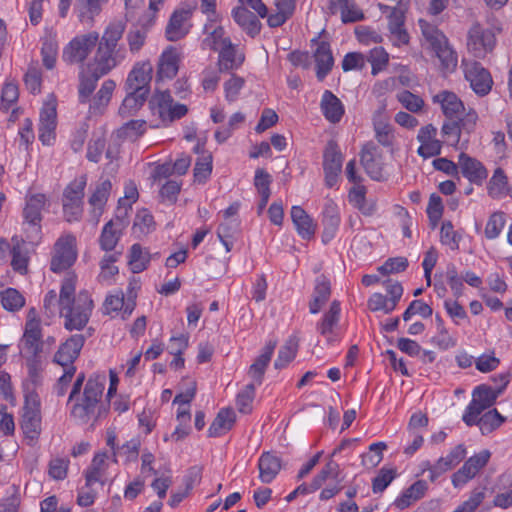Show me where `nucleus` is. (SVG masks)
<instances>
[{"mask_svg": "<svg viewBox=\"0 0 512 512\" xmlns=\"http://www.w3.org/2000/svg\"><path fill=\"white\" fill-rule=\"evenodd\" d=\"M125 28L126 24L122 20L112 21L105 27L93 61L87 67V73L82 72L80 75L78 92L81 103L89 101L101 77L107 75L126 59L127 50L120 43Z\"/></svg>", "mask_w": 512, "mask_h": 512, "instance_id": "obj_1", "label": "nucleus"}, {"mask_svg": "<svg viewBox=\"0 0 512 512\" xmlns=\"http://www.w3.org/2000/svg\"><path fill=\"white\" fill-rule=\"evenodd\" d=\"M77 277L68 273L61 285L59 294V314L64 319L65 329L82 330L88 323L94 308L93 300L87 291H81L75 297Z\"/></svg>", "mask_w": 512, "mask_h": 512, "instance_id": "obj_2", "label": "nucleus"}, {"mask_svg": "<svg viewBox=\"0 0 512 512\" xmlns=\"http://www.w3.org/2000/svg\"><path fill=\"white\" fill-rule=\"evenodd\" d=\"M105 387V376L95 375L87 380L83 393L76 395L72 400L74 404L71 416L82 424L88 423L92 418L97 419L106 413L100 405Z\"/></svg>", "mask_w": 512, "mask_h": 512, "instance_id": "obj_3", "label": "nucleus"}, {"mask_svg": "<svg viewBox=\"0 0 512 512\" xmlns=\"http://www.w3.org/2000/svg\"><path fill=\"white\" fill-rule=\"evenodd\" d=\"M419 26L423 37L440 61L441 71L453 72L457 67L458 57L449 45L447 37L436 26L425 20H419Z\"/></svg>", "mask_w": 512, "mask_h": 512, "instance_id": "obj_4", "label": "nucleus"}, {"mask_svg": "<svg viewBox=\"0 0 512 512\" xmlns=\"http://www.w3.org/2000/svg\"><path fill=\"white\" fill-rule=\"evenodd\" d=\"M87 184L86 175L74 179L63 191L62 205L66 221H78L83 213L84 190Z\"/></svg>", "mask_w": 512, "mask_h": 512, "instance_id": "obj_5", "label": "nucleus"}, {"mask_svg": "<svg viewBox=\"0 0 512 512\" xmlns=\"http://www.w3.org/2000/svg\"><path fill=\"white\" fill-rule=\"evenodd\" d=\"M502 392L503 387L492 388L485 384L477 386L472 393V400L462 417L465 424L474 426V418L480 416L484 410L490 408Z\"/></svg>", "mask_w": 512, "mask_h": 512, "instance_id": "obj_6", "label": "nucleus"}, {"mask_svg": "<svg viewBox=\"0 0 512 512\" xmlns=\"http://www.w3.org/2000/svg\"><path fill=\"white\" fill-rule=\"evenodd\" d=\"M100 40L95 31L74 37L63 49V61L69 65L82 64Z\"/></svg>", "mask_w": 512, "mask_h": 512, "instance_id": "obj_7", "label": "nucleus"}, {"mask_svg": "<svg viewBox=\"0 0 512 512\" xmlns=\"http://www.w3.org/2000/svg\"><path fill=\"white\" fill-rule=\"evenodd\" d=\"M21 429L30 444L36 442L41 434L40 400L36 393H30L25 397Z\"/></svg>", "mask_w": 512, "mask_h": 512, "instance_id": "obj_8", "label": "nucleus"}, {"mask_svg": "<svg viewBox=\"0 0 512 512\" xmlns=\"http://www.w3.org/2000/svg\"><path fill=\"white\" fill-rule=\"evenodd\" d=\"M154 112H157L163 122H173L184 117L188 108L184 104H174L173 98L168 90L156 92L149 101Z\"/></svg>", "mask_w": 512, "mask_h": 512, "instance_id": "obj_9", "label": "nucleus"}, {"mask_svg": "<svg viewBox=\"0 0 512 512\" xmlns=\"http://www.w3.org/2000/svg\"><path fill=\"white\" fill-rule=\"evenodd\" d=\"M77 258L76 238L72 234L61 236L54 245L51 270L61 272L70 268Z\"/></svg>", "mask_w": 512, "mask_h": 512, "instance_id": "obj_10", "label": "nucleus"}, {"mask_svg": "<svg viewBox=\"0 0 512 512\" xmlns=\"http://www.w3.org/2000/svg\"><path fill=\"white\" fill-rule=\"evenodd\" d=\"M495 34L490 29H483L481 25H473L468 32L467 47L476 58L483 59L495 47Z\"/></svg>", "mask_w": 512, "mask_h": 512, "instance_id": "obj_11", "label": "nucleus"}, {"mask_svg": "<svg viewBox=\"0 0 512 512\" xmlns=\"http://www.w3.org/2000/svg\"><path fill=\"white\" fill-rule=\"evenodd\" d=\"M465 79L479 96L487 95L493 86L490 72L477 61H463Z\"/></svg>", "mask_w": 512, "mask_h": 512, "instance_id": "obj_12", "label": "nucleus"}, {"mask_svg": "<svg viewBox=\"0 0 512 512\" xmlns=\"http://www.w3.org/2000/svg\"><path fill=\"white\" fill-rule=\"evenodd\" d=\"M138 287L137 282H130L126 301L122 291H119L116 294L107 295L103 303L104 314L122 311L123 319L130 316L136 307L137 293L135 289Z\"/></svg>", "mask_w": 512, "mask_h": 512, "instance_id": "obj_13", "label": "nucleus"}, {"mask_svg": "<svg viewBox=\"0 0 512 512\" xmlns=\"http://www.w3.org/2000/svg\"><path fill=\"white\" fill-rule=\"evenodd\" d=\"M343 155L334 140H329L323 151V170L326 186L336 185L342 171Z\"/></svg>", "mask_w": 512, "mask_h": 512, "instance_id": "obj_14", "label": "nucleus"}, {"mask_svg": "<svg viewBox=\"0 0 512 512\" xmlns=\"http://www.w3.org/2000/svg\"><path fill=\"white\" fill-rule=\"evenodd\" d=\"M152 72L153 67L149 61L135 63L125 82L126 91L149 95Z\"/></svg>", "mask_w": 512, "mask_h": 512, "instance_id": "obj_15", "label": "nucleus"}, {"mask_svg": "<svg viewBox=\"0 0 512 512\" xmlns=\"http://www.w3.org/2000/svg\"><path fill=\"white\" fill-rule=\"evenodd\" d=\"M490 456L491 453L488 450H482L467 459L463 466L452 475L451 480L454 487H461L473 479L487 465Z\"/></svg>", "mask_w": 512, "mask_h": 512, "instance_id": "obj_16", "label": "nucleus"}, {"mask_svg": "<svg viewBox=\"0 0 512 512\" xmlns=\"http://www.w3.org/2000/svg\"><path fill=\"white\" fill-rule=\"evenodd\" d=\"M46 202V196L41 193L27 195L25 198V206L23 208L24 222L33 227L37 232L40 231L42 210Z\"/></svg>", "mask_w": 512, "mask_h": 512, "instance_id": "obj_17", "label": "nucleus"}, {"mask_svg": "<svg viewBox=\"0 0 512 512\" xmlns=\"http://www.w3.org/2000/svg\"><path fill=\"white\" fill-rule=\"evenodd\" d=\"M85 338L81 334L72 335L68 338L55 353L54 361L59 365L68 368L73 366L74 361L80 354Z\"/></svg>", "mask_w": 512, "mask_h": 512, "instance_id": "obj_18", "label": "nucleus"}, {"mask_svg": "<svg viewBox=\"0 0 512 512\" xmlns=\"http://www.w3.org/2000/svg\"><path fill=\"white\" fill-rule=\"evenodd\" d=\"M360 161L366 173L373 179L380 181L383 179V167L378 147L369 142L365 144L360 153Z\"/></svg>", "mask_w": 512, "mask_h": 512, "instance_id": "obj_19", "label": "nucleus"}, {"mask_svg": "<svg viewBox=\"0 0 512 512\" xmlns=\"http://www.w3.org/2000/svg\"><path fill=\"white\" fill-rule=\"evenodd\" d=\"M112 189V183L106 179L96 184L94 191L88 199L91 206L90 216L92 221L97 224L104 212L105 205Z\"/></svg>", "mask_w": 512, "mask_h": 512, "instance_id": "obj_20", "label": "nucleus"}, {"mask_svg": "<svg viewBox=\"0 0 512 512\" xmlns=\"http://www.w3.org/2000/svg\"><path fill=\"white\" fill-rule=\"evenodd\" d=\"M180 55L176 48L168 47L158 60L157 80L172 79L179 70Z\"/></svg>", "mask_w": 512, "mask_h": 512, "instance_id": "obj_21", "label": "nucleus"}, {"mask_svg": "<svg viewBox=\"0 0 512 512\" xmlns=\"http://www.w3.org/2000/svg\"><path fill=\"white\" fill-rule=\"evenodd\" d=\"M433 102L440 104L442 112L448 120L459 118L465 111L463 102L450 91L445 90L434 95Z\"/></svg>", "mask_w": 512, "mask_h": 512, "instance_id": "obj_22", "label": "nucleus"}, {"mask_svg": "<svg viewBox=\"0 0 512 512\" xmlns=\"http://www.w3.org/2000/svg\"><path fill=\"white\" fill-rule=\"evenodd\" d=\"M57 112L54 104H46L40 111L39 139L45 145H50L54 139Z\"/></svg>", "mask_w": 512, "mask_h": 512, "instance_id": "obj_23", "label": "nucleus"}, {"mask_svg": "<svg viewBox=\"0 0 512 512\" xmlns=\"http://www.w3.org/2000/svg\"><path fill=\"white\" fill-rule=\"evenodd\" d=\"M458 165L463 176L471 183L480 185L488 176L487 170L482 163L465 153L459 155Z\"/></svg>", "mask_w": 512, "mask_h": 512, "instance_id": "obj_24", "label": "nucleus"}, {"mask_svg": "<svg viewBox=\"0 0 512 512\" xmlns=\"http://www.w3.org/2000/svg\"><path fill=\"white\" fill-rule=\"evenodd\" d=\"M330 13H340L343 23H354L364 19L363 11L353 0H330Z\"/></svg>", "mask_w": 512, "mask_h": 512, "instance_id": "obj_25", "label": "nucleus"}, {"mask_svg": "<svg viewBox=\"0 0 512 512\" xmlns=\"http://www.w3.org/2000/svg\"><path fill=\"white\" fill-rule=\"evenodd\" d=\"M465 455V446L459 444L454 447L447 456L439 458L438 461L433 464V474L429 475L430 481L434 482L442 474L453 469L465 458Z\"/></svg>", "mask_w": 512, "mask_h": 512, "instance_id": "obj_26", "label": "nucleus"}, {"mask_svg": "<svg viewBox=\"0 0 512 512\" xmlns=\"http://www.w3.org/2000/svg\"><path fill=\"white\" fill-rule=\"evenodd\" d=\"M276 346H277L276 340L268 341L266 343V345L264 346V348L262 349L261 354L255 359V361L249 367L248 375L258 385H260L263 381V377H264L266 368L271 361V357L274 353Z\"/></svg>", "mask_w": 512, "mask_h": 512, "instance_id": "obj_27", "label": "nucleus"}, {"mask_svg": "<svg viewBox=\"0 0 512 512\" xmlns=\"http://www.w3.org/2000/svg\"><path fill=\"white\" fill-rule=\"evenodd\" d=\"M282 468L281 459L271 452H263L258 460L259 479L262 483L272 482Z\"/></svg>", "mask_w": 512, "mask_h": 512, "instance_id": "obj_28", "label": "nucleus"}, {"mask_svg": "<svg viewBox=\"0 0 512 512\" xmlns=\"http://www.w3.org/2000/svg\"><path fill=\"white\" fill-rule=\"evenodd\" d=\"M217 51H219L220 71L237 69L244 61V55L237 52L230 40H222V46Z\"/></svg>", "mask_w": 512, "mask_h": 512, "instance_id": "obj_29", "label": "nucleus"}, {"mask_svg": "<svg viewBox=\"0 0 512 512\" xmlns=\"http://www.w3.org/2000/svg\"><path fill=\"white\" fill-rule=\"evenodd\" d=\"M314 58L316 62V76L318 80L322 81L329 74L334 65V58L328 42H318L314 52Z\"/></svg>", "mask_w": 512, "mask_h": 512, "instance_id": "obj_30", "label": "nucleus"}, {"mask_svg": "<svg viewBox=\"0 0 512 512\" xmlns=\"http://www.w3.org/2000/svg\"><path fill=\"white\" fill-rule=\"evenodd\" d=\"M234 21L250 36L254 37L260 33L261 23L257 16L246 7L237 6L232 10Z\"/></svg>", "mask_w": 512, "mask_h": 512, "instance_id": "obj_31", "label": "nucleus"}, {"mask_svg": "<svg viewBox=\"0 0 512 512\" xmlns=\"http://www.w3.org/2000/svg\"><path fill=\"white\" fill-rule=\"evenodd\" d=\"M331 295L330 281L326 276L320 275L316 278L312 300L309 302L311 314H317L326 304Z\"/></svg>", "mask_w": 512, "mask_h": 512, "instance_id": "obj_32", "label": "nucleus"}, {"mask_svg": "<svg viewBox=\"0 0 512 512\" xmlns=\"http://www.w3.org/2000/svg\"><path fill=\"white\" fill-rule=\"evenodd\" d=\"M322 222L324 226L322 237L323 241L327 242L335 236L340 225L338 206L332 200H328L324 206Z\"/></svg>", "mask_w": 512, "mask_h": 512, "instance_id": "obj_33", "label": "nucleus"}, {"mask_svg": "<svg viewBox=\"0 0 512 512\" xmlns=\"http://www.w3.org/2000/svg\"><path fill=\"white\" fill-rule=\"evenodd\" d=\"M291 219L298 232L303 239H310L316 232V225L311 217L300 206L291 208Z\"/></svg>", "mask_w": 512, "mask_h": 512, "instance_id": "obj_34", "label": "nucleus"}, {"mask_svg": "<svg viewBox=\"0 0 512 512\" xmlns=\"http://www.w3.org/2000/svg\"><path fill=\"white\" fill-rule=\"evenodd\" d=\"M236 420V415L233 409L223 408L216 415L208 429L209 437H219L231 430Z\"/></svg>", "mask_w": 512, "mask_h": 512, "instance_id": "obj_35", "label": "nucleus"}, {"mask_svg": "<svg viewBox=\"0 0 512 512\" xmlns=\"http://www.w3.org/2000/svg\"><path fill=\"white\" fill-rule=\"evenodd\" d=\"M320 106L325 118L332 123L339 122L344 114L341 101L329 90L323 93Z\"/></svg>", "mask_w": 512, "mask_h": 512, "instance_id": "obj_36", "label": "nucleus"}, {"mask_svg": "<svg viewBox=\"0 0 512 512\" xmlns=\"http://www.w3.org/2000/svg\"><path fill=\"white\" fill-rule=\"evenodd\" d=\"M428 485L424 480H418L403 491L395 500V506L401 510L408 508L414 502L420 500L426 493Z\"/></svg>", "mask_w": 512, "mask_h": 512, "instance_id": "obj_37", "label": "nucleus"}, {"mask_svg": "<svg viewBox=\"0 0 512 512\" xmlns=\"http://www.w3.org/2000/svg\"><path fill=\"white\" fill-rule=\"evenodd\" d=\"M107 0H78L75 4V10L80 22L91 25L101 10L102 5Z\"/></svg>", "mask_w": 512, "mask_h": 512, "instance_id": "obj_38", "label": "nucleus"}, {"mask_svg": "<svg viewBox=\"0 0 512 512\" xmlns=\"http://www.w3.org/2000/svg\"><path fill=\"white\" fill-rule=\"evenodd\" d=\"M187 18L188 12L184 10L175 11L172 14L165 31L166 37L169 41H177L187 33L183 26Z\"/></svg>", "mask_w": 512, "mask_h": 512, "instance_id": "obj_39", "label": "nucleus"}, {"mask_svg": "<svg viewBox=\"0 0 512 512\" xmlns=\"http://www.w3.org/2000/svg\"><path fill=\"white\" fill-rule=\"evenodd\" d=\"M106 453H98L92 459L91 465L85 472L86 487H91L94 483L102 481V476L105 473V462L107 459Z\"/></svg>", "mask_w": 512, "mask_h": 512, "instance_id": "obj_40", "label": "nucleus"}, {"mask_svg": "<svg viewBox=\"0 0 512 512\" xmlns=\"http://www.w3.org/2000/svg\"><path fill=\"white\" fill-rule=\"evenodd\" d=\"M132 230L135 237L139 239L155 230L154 217L147 209L137 212Z\"/></svg>", "mask_w": 512, "mask_h": 512, "instance_id": "obj_41", "label": "nucleus"}, {"mask_svg": "<svg viewBox=\"0 0 512 512\" xmlns=\"http://www.w3.org/2000/svg\"><path fill=\"white\" fill-rule=\"evenodd\" d=\"M299 347V340L296 336H290L285 344L279 349L277 359L274 362L276 369L285 368L296 356Z\"/></svg>", "mask_w": 512, "mask_h": 512, "instance_id": "obj_42", "label": "nucleus"}, {"mask_svg": "<svg viewBox=\"0 0 512 512\" xmlns=\"http://www.w3.org/2000/svg\"><path fill=\"white\" fill-rule=\"evenodd\" d=\"M116 83L112 79L105 80L98 90L96 95L92 99L90 104V110L95 112H101L104 107L108 105L111 100L112 94L115 90Z\"/></svg>", "mask_w": 512, "mask_h": 512, "instance_id": "obj_43", "label": "nucleus"}, {"mask_svg": "<svg viewBox=\"0 0 512 512\" xmlns=\"http://www.w3.org/2000/svg\"><path fill=\"white\" fill-rule=\"evenodd\" d=\"M150 259L151 256L149 252L144 251L140 244L136 243L131 246L128 264L133 273H140L144 271L147 268Z\"/></svg>", "mask_w": 512, "mask_h": 512, "instance_id": "obj_44", "label": "nucleus"}, {"mask_svg": "<svg viewBox=\"0 0 512 512\" xmlns=\"http://www.w3.org/2000/svg\"><path fill=\"white\" fill-rule=\"evenodd\" d=\"M340 303L337 300H334L329 310L324 314L322 321L318 324V331L326 336L332 333L333 328L337 325L340 317Z\"/></svg>", "mask_w": 512, "mask_h": 512, "instance_id": "obj_45", "label": "nucleus"}, {"mask_svg": "<svg viewBox=\"0 0 512 512\" xmlns=\"http://www.w3.org/2000/svg\"><path fill=\"white\" fill-rule=\"evenodd\" d=\"M277 12L270 14L267 23L270 27L276 28L282 26L294 13L296 6L275 0Z\"/></svg>", "mask_w": 512, "mask_h": 512, "instance_id": "obj_46", "label": "nucleus"}, {"mask_svg": "<svg viewBox=\"0 0 512 512\" xmlns=\"http://www.w3.org/2000/svg\"><path fill=\"white\" fill-rule=\"evenodd\" d=\"M126 92L127 95L119 108V113L123 116L131 115L135 113L137 110H139L143 106L148 97V95L134 91Z\"/></svg>", "mask_w": 512, "mask_h": 512, "instance_id": "obj_47", "label": "nucleus"}, {"mask_svg": "<svg viewBox=\"0 0 512 512\" xmlns=\"http://www.w3.org/2000/svg\"><path fill=\"white\" fill-rule=\"evenodd\" d=\"M1 303L5 310L16 312L25 305L24 296L14 288H7L1 293Z\"/></svg>", "mask_w": 512, "mask_h": 512, "instance_id": "obj_48", "label": "nucleus"}, {"mask_svg": "<svg viewBox=\"0 0 512 512\" xmlns=\"http://www.w3.org/2000/svg\"><path fill=\"white\" fill-rule=\"evenodd\" d=\"M11 255V266L13 270L20 274H26L28 270L29 257L24 245L16 243L11 250Z\"/></svg>", "mask_w": 512, "mask_h": 512, "instance_id": "obj_49", "label": "nucleus"}, {"mask_svg": "<svg viewBox=\"0 0 512 512\" xmlns=\"http://www.w3.org/2000/svg\"><path fill=\"white\" fill-rule=\"evenodd\" d=\"M122 230H118L112 222H107L100 235V246L105 251H111L117 245Z\"/></svg>", "mask_w": 512, "mask_h": 512, "instance_id": "obj_50", "label": "nucleus"}, {"mask_svg": "<svg viewBox=\"0 0 512 512\" xmlns=\"http://www.w3.org/2000/svg\"><path fill=\"white\" fill-rule=\"evenodd\" d=\"M505 223L504 212L497 211L492 213L486 223L484 230L485 237L489 240L496 239L500 235Z\"/></svg>", "mask_w": 512, "mask_h": 512, "instance_id": "obj_51", "label": "nucleus"}, {"mask_svg": "<svg viewBox=\"0 0 512 512\" xmlns=\"http://www.w3.org/2000/svg\"><path fill=\"white\" fill-rule=\"evenodd\" d=\"M410 5V0H398L395 7L391 9L388 15V29H398L404 26L405 13Z\"/></svg>", "mask_w": 512, "mask_h": 512, "instance_id": "obj_52", "label": "nucleus"}, {"mask_svg": "<svg viewBox=\"0 0 512 512\" xmlns=\"http://www.w3.org/2000/svg\"><path fill=\"white\" fill-rule=\"evenodd\" d=\"M461 239V235L454 230L451 221H444L442 223L440 230V241L443 245L449 246L452 250H458Z\"/></svg>", "mask_w": 512, "mask_h": 512, "instance_id": "obj_53", "label": "nucleus"}, {"mask_svg": "<svg viewBox=\"0 0 512 512\" xmlns=\"http://www.w3.org/2000/svg\"><path fill=\"white\" fill-rule=\"evenodd\" d=\"M339 474V465L333 460H329L324 468L313 478L311 483L312 491L318 490L322 484L328 479H337Z\"/></svg>", "mask_w": 512, "mask_h": 512, "instance_id": "obj_54", "label": "nucleus"}, {"mask_svg": "<svg viewBox=\"0 0 512 512\" xmlns=\"http://www.w3.org/2000/svg\"><path fill=\"white\" fill-rule=\"evenodd\" d=\"M396 477V469L382 467L372 480L373 493H382Z\"/></svg>", "mask_w": 512, "mask_h": 512, "instance_id": "obj_55", "label": "nucleus"}, {"mask_svg": "<svg viewBox=\"0 0 512 512\" xmlns=\"http://www.w3.org/2000/svg\"><path fill=\"white\" fill-rule=\"evenodd\" d=\"M255 397V386L253 383L246 385L238 394L236 398V405L239 412L243 414L252 411V402Z\"/></svg>", "mask_w": 512, "mask_h": 512, "instance_id": "obj_56", "label": "nucleus"}, {"mask_svg": "<svg viewBox=\"0 0 512 512\" xmlns=\"http://www.w3.org/2000/svg\"><path fill=\"white\" fill-rule=\"evenodd\" d=\"M396 97L403 107L412 113L421 111L424 106L423 99L408 90L399 92Z\"/></svg>", "mask_w": 512, "mask_h": 512, "instance_id": "obj_57", "label": "nucleus"}, {"mask_svg": "<svg viewBox=\"0 0 512 512\" xmlns=\"http://www.w3.org/2000/svg\"><path fill=\"white\" fill-rule=\"evenodd\" d=\"M507 185V177L501 168L494 171L492 178L488 183V193L493 198L500 197Z\"/></svg>", "mask_w": 512, "mask_h": 512, "instance_id": "obj_58", "label": "nucleus"}, {"mask_svg": "<svg viewBox=\"0 0 512 512\" xmlns=\"http://www.w3.org/2000/svg\"><path fill=\"white\" fill-rule=\"evenodd\" d=\"M147 33L143 28L130 29L126 34L129 51L131 54H137L145 45Z\"/></svg>", "mask_w": 512, "mask_h": 512, "instance_id": "obj_59", "label": "nucleus"}, {"mask_svg": "<svg viewBox=\"0 0 512 512\" xmlns=\"http://www.w3.org/2000/svg\"><path fill=\"white\" fill-rule=\"evenodd\" d=\"M244 78L232 74L230 79L224 83L225 99L228 102H234L238 99L240 91L244 87Z\"/></svg>", "mask_w": 512, "mask_h": 512, "instance_id": "obj_60", "label": "nucleus"}, {"mask_svg": "<svg viewBox=\"0 0 512 512\" xmlns=\"http://www.w3.org/2000/svg\"><path fill=\"white\" fill-rule=\"evenodd\" d=\"M58 46L52 39L43 42L41 48L42 62L47 69H53L56 63Z\"/></svg>", "mask_w": 512, "mask_h": 512, "instance_id": "obj_61", "label": "nucleus"}, {"mask_svg": "<svg viewBox=\"0 0 512 512\" xmlns=\"http://www.w3.org/2000/svg\"><path fill=\"white\" fill-rule=\"evenodd\" d=\"M441 131L445 142L448 144L456 145L459 142L462 129L456 119L445 122Z\"/></svg>", "mask_w": 512, "mask_h": 512, "instance_id": "obj_62", "label": "nucleus"}, {"mask_svg": "<svg viewBox=\"0 0 512 512\" xmlns=\"http://www.w3.org/2000/svg\"><path fill=\"white\" fill-rule=\"evenodd\" d=\"M368 308L373 312L383 311L385 314H389L395 309L390 300L381 293H374L369 298Z\"/></svg>", "mask_w": 512, "mask_h": 512, "instance_id": "obj_63", "label": "nucleus"}, {"mask_svg": "<svg viewBox=\"0 0 512 512\" xmlns=\"http://www.w3.org/2000/svg\"><path fill=\"white\" fill-rule=\"evenodd\" d=\"M484 498L485 492L483 490L475 489L472 491L469 499L458 506V508L453 512H474L483 502Z\"/></svg>", "mask_w": 512, "mask_h": 512, "instance_id": "obj_64", "label": "nucleus"}]
</instances>
